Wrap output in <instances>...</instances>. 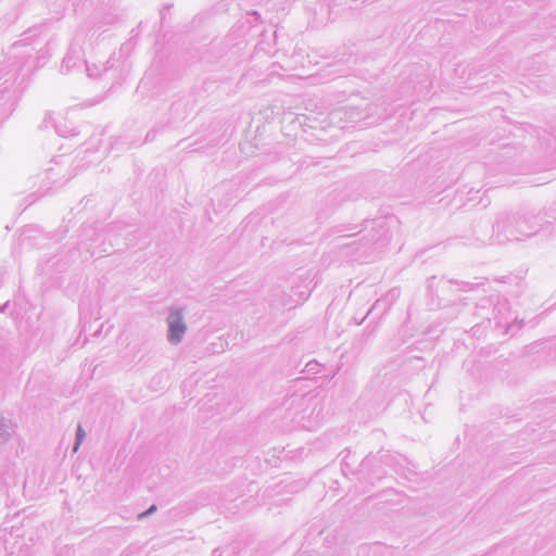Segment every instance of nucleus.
I'll return each mask as SVG.
<instances>
[{"mask_svg": "<svg viewBox=\"0 0 556 556\" xmlns=\"http://www.w3.org/2000/svg\"><path fill=\"white\" fill-rule=\"evenodd\" d=\"M168 325H169V333H168V337H169V340L174 343H177L185 330H186V327L181 320V317L178 313H175V314H172L168 318Z\"/></svg>", "mask_w": 556, "mask_h": 556, "instance_id": "f257e3e1", "label": "nucleus"}, {"mask_svg": "<svg viewBox=\"0 0 556 556\" xmlns=\"http://www.w3.org/2000/svg\"><path fill=\"white\" fill-rule=\"evenodd\" d=\"M84 435H85V433H84L83 429L79 427L78 433H77L78 442H77L76 446L74 447V451H76L78 448V445L81 443Z\"/></svg>", "mask_w": 556, "mask_h": 556, "instance_id": "f03ea898", "label": "nucleus"}]
</instances>
